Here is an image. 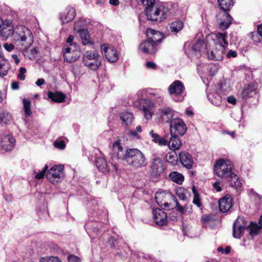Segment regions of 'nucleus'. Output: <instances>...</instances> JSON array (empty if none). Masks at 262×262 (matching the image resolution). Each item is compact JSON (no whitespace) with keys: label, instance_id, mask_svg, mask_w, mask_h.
<instances>
[{"label":"nucleus","instance_id":"nucleus-20","mask_svg":"<svg viewBox=\"0 0 262 262\" xmlns=\"http://www.w3.org/2000/svg\"><path fill=\"white\" fill-rule=\"evenodd\" d=\"M180 161L184 167L191 169L193 166V160L192 156L188 152L183 151L179 155Z\"/></svg>","mask_w":262,"mask_h":262},{"label":"nucleus","instance_id":"nucleus-39","mask_svg":"<svg viewBox=\"0 0 262 262\" xmlns=\"http://www.w3.org/2000/svg\"><path fill=\"white\" fill-rule=\"evenodd\" d=\"M84 65L92 70H97L101 66V60H88L83 61Z\"/></svg>","mask_w":262,"mask_h":262},{"label":"nucleus","instance_id":"nucleus-23","mask_svg":"<svg viewBox=\"0 0 262 262\" xmlns=\"http://www.w3.org/2000/svg\"><path fill=\"white\" fill-rule=\"evenodd\" d=\"M139 49L144 53L152 54L156 52L157 47L148 40L142 41L139 45Z\"/></svg>","mask_w":262,"mask_h":262},{"label":"nucleus","instance_id":"nucleus-27","mask_svg":"<svg viewBox=\"0 0 262 262\" xmlns=\"http://www.w3.org/2000/svg\"><path fill=\"white\" fill-rule=\"evenodd\" d=\"M204 45V42L203 40H198L192 47L190 55L194 56L196 58H200L201 56V51Z\"/></svg>","mask_w":262,"mask_h":262},{"label":"nucleus","instance_id":"nucleus-13","mask_svg":"<svg viewBox=\"0 0 262 262\" xmlns=\"http://www.w3.org/2000/svg\"><path fill=\"white\" fill-rule=\"evenodd\" d=\"M79 49L78 45L75 42L69 45V46L65 47L63 51L64 61L68 62L75 61L78 57L75 52L78 51Z\"/></svg>","mask_w":262,"mask_h":262},{"label":"nucleus","instance_id":"nucleus-62","mask_svg":"<svg viewBox=\"0 0 262 262\" xmlns=\"http://www.w3.org/2000/svg\"><path fill=\"white\" fill-rule=\"evenodd\" d=\"M74 36H73V35H70L68 37V38L67 39V42L69 44V45H70L72 43H73V40H74Z\"/></svg>","mask_w":262,"mask_h":262},{"label":"nucleus","instance_id":"nucleus-43","mask_svg":"<svg viewBox=\"0 0 262 262\" xmlns=\"http://www.w3.org/2000/svg\"><path fill=\"white\" fill-rule=\"evenodd\" d=\"M233 225L245 229L247 225V222L244 217L238 216L236 221L233 223Z\"/></svg>","mask_w":262,"mask_h":262},{"label":"nucleus","instance_id":"nucleus-9","mask_svg":"<svg viewBox=\"0 0 262 262\" xmlns=\"http://www.w3.org/2000/svg\"><path fill=\"white\" fill-rule=\"evenodd\" d=\"M46 178L51 183H59L64 178L63 165L59 164L52 167L47 172Z\"/></svg>","mask_w":262,"mask_h":262},{"label":"nucleus","instance_id":"nucleus-2","mask_svg":"<svg viewBox=\"0 0 262 262\" xmlns=\"http://www.w3.org/2000/svg\"><path fill=\"white\" fill-rule=\"evenodd\" d=\"M227 36L226 33L220 32L211 33L207 36V41L209 43L212 41L214 46L212 50L210 52L207 51L209 59L214 60H221L223 59L226 48L228 45Z\"/></svg>","mask_w":262,"mask_h":262},{"label":"nucleus","instance_id":"nucleus-46","mask_svg":"<svg viewBox=\"0 0 262 262\" xmlns=\"http://www.w3.org/2000/svg\"><path fill=\"white\" fill-rule=\"evenodd\" d=\"M208 99H210V101L213 104L216 106H218L221 104L222 97L218 94H215L213 95L212 97H210L209 96H208Z\"/></svg>","mask_w":262,"mask_h":262},{"label":"nucleus","instance_id":"nucleus-12","mask_svg":"<svg viewBox=\"0 0 262 262\" xmlns=\"http://www.w3.org/2000/svg\"><path fill=\"white\" fill-rule=\"evenodd\" d=\"M12 23L8 20H4L0 18V37L6 39L14 33Z\"/></svg>","mask_w":262,"mask_h":262},{"label":"nucleus","instance_id":"nucleus-40","mask_svg":"<svg viewBox=\"0 0 262 262\" xmlns=\"http://www.w3.org/2000/svg\"><path fill=\"white\" fill-rule=\"evenodd\" d=\"M11 121L12 116L9 112L6 110H3L0 113V123L8 124Z\"/></svg>","mask_w":262,"mask_h":262},{"label":"nucleus","instance_id":"nucleus-1","mask_svg":"<svg viewBox=\"0 0 262 262\" xmlns=\"http://www.w3.org/2000/svg\"><path fill=\"white\" fill-rule=\"evenodd\" d=\"M113 154L118 159L124 160L128 165L138 168L146 165V159L144 154L137 148L126 149L123 147L118 140L113 145Z\"/></svg>","mask_w":262,"mask_h":262},{"label":"nucleus","instance_id":"nucleus-58","mask_svg":"<svg viewBox=\"0 0 262 262\" xmlns=\"http://www.w3.org/2000/svg\"><path fill=\"white\" fill-rule=\"evenodd\" d=\"M227 102L229 103L235 104L236 102V100L233 96H230L227 98Z\"/></svg>","mask_w":262,"mask_h":262},{"label":"nucleus","instance_id":"nucleus-64","mask_svg":"<svg viewBox=\"0 0 262 262\" xmlns=\"http://www.w3.org/2000/svg\"><path fill=\"white\" fill-rule=\"evenodd\" d=\"M257 32L259 34V35L262 36V24L260 25H258L257 26Z\"/></svg>","mask_w":262,"mask_h":262},{"label":"nucleus","instance_id":"nucleus-11","mask_svg":"<svg viewBox=\"0 0 262 262\" xmlns=\"http://www.w3.org/2000/svg\"><path fill=\"white\" fill-rule=\"evenodd\" d=\"M187 127L184 121L180 118H176L171 120L170 125V135H184L186 132Z\"/></svg>","mask_w":262,"mask_h":262},{"label":"nucleus","instance_id":"nucleus-32","mask_svg":"<svg viewBox=\"0 0 262 262\" xmlns=\"http://www.w3.org/2000/svg\"><path fill=\"white\" fill-rule=\"evenodd\" d=\"M227 180L229 181L231 187H233L237 190H241L242 184L237 175L232 173V176H230L227 179Z\"/></svg>","mask_w":262,"mask_h":262},{"label":"nucleus","instance_id":"nucleus-52","mask_svg":"<svg viewBox=\"0 0 262 262\" xmlns=\"http://www.w3.org/2000/svg\"><path fill=\"white\" fill-rule=\"evenodd\" d=\"M69 262H80V260L79 257L75 255H70L68 257Z\"/></svg>","mask_w":262,"mask_h":262},{"label":"nucleus","instance_id":"nucleus-29","mask_svg":"<svg viewBox=\"0 0 262 262\" xmlns=\"http://www.w3.org/2000/svg\"><path fill=\"white\" fill-rule=\"evenodd\" d=\"M48 97L53 102L61 103L64 101L66 95L60 92H49Z\"/></svg>","mask_w":262,"mask_h":262},{"label":"nucleus","instance_id":"nucleus-34","mask_svg":"<svg viewBox=\"0 0 262 262\" xmlns=\"http://www.w3.org/2000/svg\"><path fill=\"white\" fill-rule=\"evenodd\" d=\"M0 58V76L3 77L6 75L8 73L10 66L8 60H7L2 55Z\"/></svg>","mask_w":262,"mask_h":262},{"label":"nucleus","instance_id":"nucleus-19","mask_svg":"<svg viewBox=\"0 0 262 262\" xmlns=\"http://www.w3.org/2000/svg\"><path fill=\"white\" fill-rule=\"evenodd\" d=\"M219 209L223 212H227L232 206V199L230 194H226L219 201Z\"/></svg>","mask_w":262,"mask_h":262},{"label":"nucleus","instance_id":"nucleus-50","mask_svg":"<svg viewBox=\"0 0 262 262\" xmlns=\"http://www.w3.org/2000/svg\"><path fill=\"white\" fill-rule=\"evenodd\" d=\"M54 145L56 148L58 149H63L66 147V143L63 140H56L54 142Z\"/></svg>","mask_w":262,"mask_h":262},{"label":"nucleus","instance_id":"nucleus-37","mask_svg":"<svg viewBox=\"0 0 262 262\" xmlns=\"http://www.w3.org/2000/svg\"><path fill=\"white\" fill-rule=\"evenodd\" d=\"M183 23L181 20H174L170 26V31L171 33L176 34L183 28Z\"/></svg>","mask_w":262,"mask_h":262},{"label":"nucleus","instance_id":"nucleus-36","mask_svg":"<svg viewBox=\"0 0 262 262\" xmlns=\"http://www.w3.org/2000/svg\"><path fill=\"white\" fill-rule=\"evenodd\" d=\"M88 60H100L99 55L96 51H86L83 56V61Z\"/></svg>","mask_w":262,"mask_h":262},{"label":"nucleus","instance_id":"nucleus-31","mask_svg":"<svg viewBox=\"0 0 262 262\" xmlns=\"http://www.w3.org/2000/svg\"><path fill=\"white\" fill-rule=\"evenodd\" d=\"M231 89V82L229 80H223L219 85L218 90L221 94L226 95L230 91Z\"/></svg>","mask_w":262,"mask_h":262},{"label":"nucleus","instance_id":"nucleus-53","mask_svg":"<svg viewBox=\"0 0 262 262\" xmlns=\"http://www.w3.org/2000/svg\"><path fill=\"white\" fill-rule=\"evenodd\" d=\"M146 67L148 69L155 70L157 69V66L155 62L151 61H148L146 63Z\"/></svg>","mask_w":262,"mask_h":262},{"label":"nucleus","instance_id":"nucleus-25","mask_svg":"<svg viewBox=\"0 0 262 262\" xmlns=\"http://www.w3.org/2000/svg\"><path fill=\"white\" fill-rule=\"evenodd\" d=\"M99 226L100 224L97 222H89L85 224V229L89 235L93 237L99 231Z\"/></svg>","mask_w":262,"mask_h":262},{"label":"nucleus","instance_id":"nucleus-15","mask_svg":"<svg viewBox=\"0 0 262 262\" xmlns=\"http://www.w3.org/2000/svg\"><path fill=\"white\" fill-rule=\"evenodd\" d=\"M257 85L254 83L245 85L241 94L242 99L247 100L251 97H254L257 93Z\"/></svg>","mask_w":262,"mask_h":262},{"label":"nucleus","instance_id":"nucleus-30","mask_svg":"<svg viewBox=\"0 0 262 262\" xmlns=\"http://www.w3.org/2000/svg\"><path fill=\"white\" fill-rule=\"evenodd\" d=\"M120 118L122 123L125 125H130L134 119V116L131 112L124 111L120 113Z\"/></svg>","mask_w":262,"mask_h":262},{"label":"nucleus","instance_id":"nucleus-38","mask_svg":"<svg viewBox=\"0 0 262 262\" xmlns=\"http://www.w3.org/2000/svg\"><path fill=\"white\" fill-rule=\"evenodd\" d=\"M169 177L173 182L181 184L184 181V176L180 173L177 171L171 172L169 174Z\"/></svg>","mask_w":262,"mask_h":262},{"label":"nucleus","instance_id":"nucleus-47","mask_svg":"<svg viewBox=\"0 0 262 262\" xmlns=\"http://www.w3.org/2000/svg\"><path fill=\"white\" fill-rule=\"evenodd\" d=\"M192 190L194 194L193 203L194 204L196 205L198 207H200L202 206V203L200 199L199 194L196 192L194 187L193 188Z\"/></svg>","mask_w":262,"mask_h":262},{"label":"nucleus","instance_id":"nucleus-10","mask_svg":"<svg viewBox=\"0 0 262 262\" xmlns=\"http://www.w3.org/2000/svg\"><path fill=\"white\" fill-rule=\"evenodd\" d=\"M101 50L103 55L109 62H115L118 60L119 54L113 46L108 44H103L101 46Z\"/></svg>","mask_w":262,"mask_h":262},{"label":"nucleus","instance_id":"nucleus-17","mask_svg":"<svg viewBox=\"0 0 262 262\" xmlns=\"http://www.w3.org/2000/svg\"><path fill=\"white\" fill-rule=\"evenodd\" d=\"M153 219L156 224L163 226L167 222L166 213L160 208H156L152 210Z\"/></svg>","mask_w":262,"mask_h":262},{"label":"nucleus","instance_id":"nucleus-55","mask_svg":"<svg viewBox=\"0 0 262 262\" xmlns=\"http://www.w3.org/2000/svg\"><path fill=\"white\" fill-rule=\"evenodd\" d=\"M213 187L217 192H220L222 190V188L220 186V183L217 181L213 183Z\"/></svg>","mask_w":262,"mask_h":262},{"label":"nucleus","instance_id":"nucleus-56","mask_svg":"<svg viewBox=\"0 0 262 262\" xmlns=\"http://www.w3.org/2000/svg\"><path fill=\"white\" fill-rule=\"evenodd\" d=\"M177 194L182 200H185L186 198V195L182 192V190H179L177 191Z\"/></svg>","mask_w":262,"mask_h":262},{"label":"nucleus","instance_id":"nucleus-49","mask_svg":"<svg viewBox=\"0 0 262 262\" xmlns=\"http://www.w3.org/2000/svg\"><path fill=\"white\" fill-rule=\"evenodd\" d=\"M48 168V166L46 165L43 169L40 172L36 173L35 171H34V174H35V178L36 179L40 180L43 178L45 174V172L47 171Z\"/></svg>","mask_w":262,"mask_h":262},{"label":"nucleus","instance_id":"nucleus-35","mask_svg":"<svg viewBox=\"0 0 262 262\" xmlns=\"http://www.w3.org/2000/svg\"><path fill=\"white\" fill-rule=\"evenodd\" d=\"M161 117L166 122L171 121L173 116V111L170 107H164L161 110Z\"/></svg>","mask_w":262,"mask_h":262},{"label":"nucleus","instance_id":"nucleus-48","mask_svg":"<svg viewBox=\"0 0 262 262\" xmlns=\"http://www.w3.org/2000/svg\"><path fill=\"white\" fill-rule=\"evenodd\" d=\"M39 262H61L57 257H45L40 259Z\"/></svg>","mask_w":262,"mask_h":262},{"label":"nucleus","instance_id":"nucleus-26","mask_svg":"<svg viewBox=\"0 0 262 262\" xmlns=\"http://www.w3.org/2000/svg\"><path fill=\"white\" fill-rule=\"evenodd\" d=\"M142 103H144L145 104L142 107V110L144 114V118L149 120L150 119L153 115V105L149 102L145 100H142Z\"/></svg>","mask_w":262,"mask_h":262},{"label":"nucleus","instance_id":"nucleus-28","mask_svg":"<svg viewBox=\"0 0 262 262\" xmlns=\"http://www.w3.org/2000/svg\"><path fill=\"white\" fill-rule=\"evenodd\" d=\"M95 163L99 170L103 172H108L111 169L110 166L106 163L103 157H97L96 159Z\"/></svg>","mask_w":262,"mask_h":262},{"label":"nucleus","instance_id":"nucleus-54","mask_svg":"<svg viewBox=\"0 0 262 262\" xmlns=\"http://www.w3.org/2000/svg\"><path fill=\"white\" fill-rule=\"evenodd\" d=\"M4 48L8 51H11L14 49V46L12 43H5L3 45Z\"/></svg>","mask_w":262,"mask_h":262},{"label":"nucleus","instance_id":"nucleus-57","mask_svg":"<svg viewBox=\"0 0 262 262\" xmlns=\"http://www.w3.org/2000/svg\"><path fill=\"white\" fill-rule=\"evenodd\" d=\"M237 56V53L234 51H232L231 50H229L227 54V57L228 58H231V57H235Z\"/></svg>","mask_w":262,"mask_h":262},{"label":"nucleus","instance_id":"nucleus-16","mask_svg":"<svg viewBox=\"0 0 262 262\" xmlns=\"http://www.w3.org/2000/svg\"><path fill=\"white\" fill-rule=\"evenodd\" d=\"M146 36L147 40L151 43L155 44L156 47L157 43H160L164 37V35L161 32L152 29H147Z\"/></svg>","mask_w":262,"mask_h":262},{"label":"nucleus","instance_id":"nucleus-7","mask_svg":"<svg viewBox=\"0 0 262 262\" xmlns=\"http://www.w3.org/2000/svg\"><path fill=\"white\" fill-rule=\"evenodd\" d=\"M169 96L176 102H181L186 96L185 88L183 83L180 80H175L168 87Z\"/></svg>","mask_w":262,"mask_h":262},{"label":"nucleus","instance_id":"nucleus-63","mask_svg":"<svg viewBox=\"0 0 262 262\" xmlns=\"http://www.w3.org/2000/svg\"><path fill=\"white\" fill-rule=\"evenodd\" d=\"M210 219V216L209 215H204L202 216V220L204 222H208Z\"/></svg>","mask_w":262,"mask_h":262},{"label":"nucleus","instance_id":"nucleus-6","mask_svg":"<svg viewBox=\"0 0 262 262\" xmlns=\"http://www.w3.org/2000/svg\"><path fill=\"white\" fill-rule=\"evenodd\" d=\"M218 2L220 7L224 12L218 15L217 24L220 29L225 30L231 24L232 17L226 11L233 6V0H218Z\"/></svg>","mask_w":262,"mask_h":262},{"label":"nucleus","instance_id":"nucleus-8","mask_svg":"<svg viewBox=\"0 0 262 262\" xmlns=\"http://www.w3.org/2000/svg\"><path fill=\"white\" fill-rule=\"evenodd\" d=\"M214 170L216 174L220 178L227 179L232 176V168L228 161L220 159L214 165Z\"/></svg>","mask_w":262,"mask_h":262},{"label":"nucleus","instance_id":"nucleus-61","mask_svg":"<svg viewBox=\"0 0 262 262\" xmlns=\"http://www.w3.org/2000/svg\"><path fill=\"white\" fill-rule=\"evenodd\" d=\"M45 81L44 79L39 78L36 81L35 84L38 86H41L42 85L45 84Z\"/></svg>","mask_w":262,"mask_h":262},{"label":"nucleus","instance_id":"nucleus-24","mask_svg":"<svg viewBox=\"0 0 262 262\" xmlns=\"http://www.w3.org/2000/svg\"><path fill=\"white\" fill-rule=\"evenodd\" d=\"M75 14V10L72 7H68L64 12L61 14L60 18L62 23L72 21L74 19Z\"/></svg>","mask_w":262,"mask_h":262},{"label":"nucleus","instance_id":"nucleus-21","mask_svg":"<svg viewBox=\"0 0 262 262\" xmlns=\"http://www.w3.org/2000/svg\"><path fill=\"white\" fill-rule=\"evenodd\" d=\"M15 143V139L10 135L3 137L1 140V147L3 150L8 151L13 148Z\"/></svg>","mask_w":262,"mask_h":262},{"label":"nucleus","instance_id":"nucleus-4","mask_svg":"<svg viewBox=\"0 0 262 262\" xmlns=\"http://www.w3.org/2000/svg\"><path fill=\"white\" fill-rule=\"evenodd\" d=\"M155 200L157 203L160 206H164L168 209H172L175 204L178 208V210L182 213H186L188 207H182L179 204L176 198L170 192L166 191L157 192L155 194Z\"/></svg>","mask_w":262,"mask_h":262},{"label":"nucleus","instance_id":"nucleus-59","mask_svg":"<svg viewBox=\"0 0 262 262\" xmlns=\"http://www.w3.org/2000/svg\"><path fill=\"white\" fill-rule=\"evenodd\" d=\"M11 88L12 90H16L19 89V83L18 82L14 81L11 83Z\"/></svg>","mask_w":262,"mask_h":262},{"label":"nucleus","instance_id":"nucleus-51","mask_svg":"<svg viewBox=\"0 0 262 262\" xmlns=\"http://www.w3.org/2000/svg\"><path fill=\"white\" fill-rule=\"evenodd\" d=\"M26 69L25 68L21 67L20 68L18 77L20 80H24L25 79V74L26 73Z\"/></svg>","mask_w":262,"mask_h":262},{"label":"nucleus","instance_id":"nucleus-33","mask_svg":"<svg viewBox=\"0 0 262 262\" xmlns=\"http://www.w3.org/2000/svg\"><path fill=\"white\" fill-rule=\"evenodd\" d=\"M149 134L152 137V141L160 146H166L167 145V139L166 136L160 137V136L154 132L153 130L149 132Z\"/></svg>","mask_w":262,"mask_h":262},{"label":"nucleus","instance_id":"nucleus-5","mask_svg":"<svg viewBox=\"0 0 262 262\" xmlns=\"http://www.w3.org/2000/svg\"><path fill=\"white\" fill-rule=\"evenodd\" d=\"M14 39L18 45L21 46V49H28L33 42V36L31 30L23 25L17 26L14 29Z\"/></svg>","mask_w":262,"mask_h":262},{"label":"nucleus","instance_id":"nucleus-14","mask_svg":"<svg viewBox=\"0 0 262 262\" xmlns=\"http://www.w3.org/2000/svg\"><path fill=\"white\" fill-rule=\"evenodd\" d=\"M164 170L163 163L160 158H154L150 166V173L152 177H158Z\"/></svg>","mask_w":262,"mask_h":262},{"label":"nucleus","instance_id":"nucleus-41","mask_svg":"<svg viewBox=\"0 0 262 262\" xmlns=\"http://www.w3.org/2000/svg\"><path fill=\"white\" fill-rule=\"evenodd\" d=\"M247 227L250 229V234L252 236L258 234L261 229V226L253 222H251Z\"/></svg>","mask_w":262,"mask_h":262},{"label":"nucleus","instance_id":"nucleus-42","mask_svg":"<svg viewBox=\"0 0 262 262\" xmlns=\"http://www.w3.org/2000/svg\"><path fill=\"white\" fill-rule=\"evenodd\" d=\"M178 159V156L176 152H169L166 156L167 161L173 165L177 164Z\"/></svg>","mask_w":262,"mask_h":262},{"label":"nucleus","instance_id":"nucleus-45","mask_svg":"<svg viewBox=\"0 0 262 262\" xmlns=\"http://www.w3.org/2000/svg\"><path fill=\"white\" fill-rule=\"evenodd\" d=\"M23 104H24V110L25 111V113L26 116H30L32 114V111L30 108L31 104L30 101L26 99H23Z\"/></svg>","mask_w":262,"mask_h":262},{"label":"nucleus","instance_id":"nucleus-18","mask_svg":"<svg viewBox=\"0 0 262 262\" xmlns=\"http://www.w3.org/2000/svg\"><path fill=\"white\" fill-rule=\"evenodd\" d=\"M74 30L75 32H77L78 33L83 46H93L94 45V42L90 38L89 31L87 29H77L76 27L75 26Z\"/></svg>","mask_w":262,"mask_h":262},{"label":"nucleus","instance_id":"nucleus-22","mask_svg":"<svg viewBox=\"0 0 262 262\" xmlns=\"http://www.w3.org/2000/svg\"><path fill=\"white\" fill-rule=\"evenodd\" d=\"M169 148L172 150H178L182 145V142L180 138L175 134L171 135V137L168 141L167 139V145Z\"/></svg>","mask_w":262,"mask_h":262},{"label":"nucleus","instance_id":"nucleus-60","mask_svg":"<svg viewBox=\"0 0 262 262\" xmlns=\"http://www.w3.org/2000/svg\"><path fill=\"white\" fill-rule=\"evenodd\" d=\"M249 195L251 197H259V195L255 192V191L253 189H251L249 191Z\"/></svg>","mask_w":262,"mask_h":262},{"label":"nucleus","instance_id":"nucleus-44","mask_svg":"<svg viewBox=\"0 0 262 262\" xmlns=\"http://www.w3.org/2000/svg\"><path fill=\"white\" fill-rule=\"evenodd\" d=\"M245 229L242 227L233 225V236L236 238H239L242 234Z\"/></svg>","mask_w":262,"mask_h":262},{"label":"nucleus","instance_id":"nucleus-3","mask_svg":"<svg viewBox=\"0 0 262 262\" xmlns=\"http://www.w3.org/2000/svg\"><path fill=\"white\" fill-rule=\"evenodd\" d=\"M145 7V12L148 20L157 23L163 21L168 16L169 9L155 3V0H141Z\"/></svg>","mask_w":262,"mask_h":262}]
</instances>
